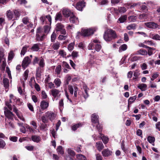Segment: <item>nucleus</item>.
Instances as JSON below:
<instances>
[{
	"instance_id": "obj_1",
	"label": "nucleus",
	"mask_w": 160,
	"mask_h": 160,
	"mask_svg": "<svg viewBox=\"0 0 160 160\" xmlns=\"http://www.w3.org/2000/svg\"><path fill=\"white\" fill-rule=\"evenodd\" d=\"M117 38L116 31L111 29H107L103 34L104 39L106 42H111Z\"/></svg>"
},
{
	"instance_id": "obj_2",
	"label": "nucleus",
	"mask_w": 160,
	"mask_h": 160,
	"mask_svg": "<svg viewBox=\"0 0 160 160\" xmlns=\"http://www.w3.org/2000/svg\"><path fill=\"white\" fill-rule=\"evenodd\" d=\"M97 28H90L87 29H82L81 32H78L77 33V36H82L84 37H87L93 34L94 32L95 31Z\"/></svg>"
},
{
	"instance_id": "obj_3",
	"label": "nucleus",
	"mask_w": 160,
	"mask_h": 160,
	"mask_svg": "<svg viewBox=\"0 0 160 160\" xmlns=\"http://www.w3.org/2000/svg\"><path fill=\"white\" fill-rule=\"evenodd\" d=\"M45 35L42 33L41 28L39 27L37 29L36 40L38 41H42L45 38Z\"/></svg>"
},
{
	"instance_id": "obj_4",
	"label": "nucleus",
	"mask_w": 160,
	"mask_h": 160,
	"mask_svg": "<svg viewBox=\"0 0 160 160\" xmlns=\"http://www.w3.org/2000/svg\"><path fill=\"white\" fill-rule=\"evenodd\" d=\"M55 30L57 32H60L61 34H66V31L64 28V27L61 23H58L56 25Z\"/></svg>"
},
{
	"instance_id": "obj_5",
	"label": "nucleus",
	"mask_w": 160,
	"mask_h": 160,
	"mask_svg": "<svg viewBox=\"0 0 160 160\" xmlns=\"http://www.w3.org/2000/svg\"><path fill=\"white\" fill-rule=\"evenodd\" d=\"M38 64L39 67L37 68L36 75L37 77H39L40 75V74L41 72V68H43L45 65V63L43 58H41Z\"/></svg>"
},
{
	"instance_id": "obj_6",
	"label": "nucleus",
	"mask_w": 160,
	"mask_h": 160,
	"mask_svg": "<svg viewBox=\"0 0 160 160\" xmlns=\"http://www.w3.org/2000/svg\"><path fill=\"white\" fill-rule=\"evenodd\" d=\"M4 114L5 116L9 119V120H13V114L12 112L8 110L7 108L4 107Z\"/></svg>"
},
{
	"instance_id": "obj_7",
	"label": "nucleus",
	"mask_w": 160,
	"mask_h": 160,
	"mask_svg": "<svg viewBox=\"0 0 160 160\" xmlns=\"http://www.w3.org/2000/svg\"><path fill=\"white\" fill-rule=\"evenodd\" d=\"M31 59L28 56L25 57L23 59L22 64V67L23 68H25L30 63Z\"/></svg>"
},
{
	"instance_id": "obj_8",
	"label": "nucleus",
	"mask_w": 160,
	"mask_h": 160,
	"mask_svg": "<svg viewBox=\"0 0 160 160\" xmlns=\"http://www.w3.org/2000/svg\"><path fill=\"white\" fill-rule=\"evenodd\" d=\"M45 115L48 118L49 120L52 121L55 119L56 115L52 111H48L45 113Z\"/></svg>"
},
{
	"instance_id": "obj_9",
	"label": "nucleus",
	"mask_w": 160,
	"mask_h": 160,
	"mask_svg": "<svg viewBox=\"0 0 160 160\" xmlns=\"http://www.w3.org/2000/svg\"><path fill=\"white\" fill-rule=\"evenodd\" d=\"M50 92L51 95L54 98L57 97L58 98L60 96L59 93L60 91L57 89H52L50 91Z\"/></svg>"
},
{
	"instance_id": "obj_10",
	"label": "nucleus",
	"mask_w": 160,
	"mask_h": 160,
	"mask_svg": "<svg viewBox=\"0 0 160 160\" xmlns=\"http://www.w3.org/2000/svg\"><path fill=\"white\" fill-rule=\"evenodd\" d=\"M93 42L95 44V49L97 52L100 51L101 48V46L100 44V42L98 39L93 40Z\"/></svg>"
},
{
	"instance_id": "obj_11",
	"label": "nucleus",
	"mask_w": 160,
	"mask_h": 160,
	"mask_svg": "<svg viewBox=\"0 0 160 160\" xmlns=\"http://www.w3.org/2000/svg\"><path fill=\"white\" fill-rule=\"evenodd\" d=\"M29 71L28 70H26L24 72L23 76V80H21V83L22 84V86L23 88L25 87L24 81L27 80L28 77Z\"/></svg>"
},
{
	"instance_id": "obj_12",
	"label": "nucleus",
	"mask_w": 160,
	"mask_h": 160,
	"mask_svg": "<svg viewBox=\"0 0 160 160\" xmlns=\"http://www.w3.org/2000/svg\"><path fill=\"white\" fill-rule=\"evenodd\" d=\"M49 104V102L48 101L42 100L40 103V107L42 110H44L48 108Z\"/></svg>"
},
{
	"instance_id": "obj_13",
	"label": "nucleus",
	"mask_w": 160,
	"mask_h": 160,
	"mask_svg": "<svg viewBox=\"0 0 160 160\" xmlns=\"http://www.w3.org/2000/svg\"><path fill=\"white\" fill-rule=\"evenodd\" d=\"M6 105L10 109V110H12L13 109V111L15 112L17 115L19 114L18 109L14 105H13L12 106L11 105L9 104V102H6Z\"/></svg>"
},
{
	"instance_id": "obj_14",
	"label": "nucleus",
	"mask_w": 160,
	"mask_h": 160,
	"mask_svg": "<svg viewBox=\"0 0 160 160\" xmlns=\"http://www.w3.org/2000/svg\"><path fill=\"white\" fill-rule=\"evenodd\" d=\"M85 2L83 1L79 2L77 3L76 8L78 10L82 11V8L85 6Z\"/></svg>"
},
{
	"instance_id": "obj_15",
	"label": "nucleus",
	"mask_w": 160,
	"mask_h": 160,
	"mask_svg": "<svg viewBox=\"0 0 160 160\" xmlns=\"http://www.w3.org/2000/svg\"><path fill=\"white\" fill-rule=\"evenodd\" d=\"M145 25L148 28H157L158 25L157 24L154 22H147L145 23Z\"/></svg>"
},
{
	"instance_id": "obj_16",
	"label": "nucleus",
	"mask_w": 160,
	"mask_h": 160,
	"mask_svg": "<svg viewBox=\"0 0 160 160\" xmlns=\"http://www.w3.org/2000/svg\"><path fill=\"white\" fill-rule=\"evenodd\" d=\"M112 153V152L108 148L104 149L102 152L103 156L104 157H108L111 155Z\"/></svg>"
},
{
	"instance_id": "obj_17",
	"label": "nucleus",
	"mask_w": 160,
	"mask_h": 160,
	"mask_svg": "<svg viewBox=\"0 0 160 160\" xmlns=\"http://www.w3.org/2000/svg\"><path fill=\"white\" fill-rule=\"evenodd\" d=\"M40 44L39 43L35 44L30 49L32 51H38L40 49Z\"/></svg>"
},
{
	"instance_id": "obj_18",
	"label": "nucleus",
	"mask_w": 160,
	"mask_h": 160,
	"mask_svg": "<svg viewBox=\"0 0 160 160\" xmlns=\"http://www.w3.org/2000/svg\"><path fill=\"white\" fill-rule=\"evenodd\" d=\"M91 120L93 124L97 123L98 122V116L95 114H93L92 115Z\"/></svg>"
},
{
	"instance_id": "obj_19",
	"label": "nucleus",
	"mask_w": 160,
	"mask_h": 160,
	"mask_svg": "<svg viewBox=\"0 0 160 160\" xmlns=\"http://www.w3.org/2000/svg\"><path fill=\"white\" fill-rule=\"evenodd\" d=\"M5 124L7 127L10 129H14L15 127L12 123L8 122V120L5 119Z\"/></svg>"
},
{
	"instance_id": "obj_20",
	"label": "nucleus",
	"mask_w": 160,
	"mask_h": 160,
	"mask_svg": "<svg viewBox=\"0 0 160 160\" xmlns=\"http://www.w3.org/2000/svg\"><path fill=\"white\" fill-rule=\"evenodd\" d=\"M62 12L63 15L67 17H69L71 13V11L67 8L63 9Z\"/></svg>"
},
{
	"instance_id": "obj_21",
	"label": "nucleus",
	"mask_w": 160,
	"mask_h": 160,
	"mask_svg": "<svg viewBox=\"0 0 160 160\" xmlns=\"http://www.w3.org/2000/svg\"><path fill=\"white\" fill-rule=\"evenodd\" d=\"M70 21L71 22L73 23H75L76 24H78L79 22L78 18L73 15H72V16L70 17Z\"/></svg>"
},
{
	"instance_id": "obj_22",
	"label": "nucleus",
	"mask_w": 160,
	"mask_h": 160,
	"mask_svg": "<svg viewBox=\"0 0 160 160\" xmlns=\"http://www.w3.org/2000/svg\"><path fill=\"white\" fill-rule=\"evenodd\" d=\"M96 147L97 149L99 151H100L103 148H104V146L101 142H96Z\"/></svg>"
},
{
	"instance_id": "obj_23",
	"label": "nucleus",
	"mask_w": 160,
	"mask_h": 160,
	"mask_svg": "<svg viewBox=\"0 0 160 160\" xmlns=\"http://www.w3.org/2000/svg\"><path fill=\"white\" fill-rule=\"evenodd\" d=\"M32 141L38 143L41 140V138L39 136L37 135H33L31 137Z\"/></svg>"
},
{
	"instance_id": "obj_24",
	"label": "nucleus",
	"mask_w": 160,
	"mask_h": 160,
	"mask_svg": "<svg viewBox=\"0 0 160 160\" xmlns=\"http://www.w3.org/2000/svg\"><path fill=\"white\" fill-rule=\"evenodd\" d=\"M4 56V49L2 48H0V63L2 61H3V62H4L3 60H5Z\"/></svg>"
},
{
	"instance_id": "obj_25",
	"label": "nucleus",
	"mask_w": 160,
	"mask_h": 160,
	"mask_svg": "<svg viewBox=\"0 0 160 160\" xmlns=\"http://www.w3.org/2000/svg\"><path fill=\"white\" fill-rule=\"evenodd\" d=\"M147 51L143 49H140L138 51L136 52L135 53L136 54H140L142 55H147Z\"/></svg>"
},
{
	"instance_id": "obj_26",
	"label": "nucleus",
	"mask_w": 160,
	"mask_h": 160,
	"mask_svg": "<svg viewBox=\"0 0 160 160\" xmlns=\"http://www.w3.org/2000/svg\"><path fill=\"white\" fill-rule=\"evenodd\" d=\"M7 16L9 20L12 19L14 17L13 14L10 10H8L7 11Z\"/></svg>"
},
{
	"instance_id": "obj_27",
	"label": "nucleus",
	"mask_w": 160,
	"mask_h": 160,
	"mask_svg": "<svg viewBox=\"0 0 160 160\" xmlns=\"http://www.w3.org/2000/svg\"><path fill=\"white\" fill-rule=\"evenodd\" d=\"M13 15L14 18V20H17L19 17L20 14L19 12L17 10H13Z\"/></svg>"
},
{
	"instance_id": "obj_28",
	"label": "nucleus",
	"mask_w": 160,
	"mask_h": 160,
	"mask_svg": "<svg viewBox=\"0 0 160 160\" xmlns=\"http://www.w3.org/2000/svg\"><path fill=\"white\" fill-rule=\"evenodd\" d=\"M60 42H58L57 41L52 44V48L55 50H57L60 47Z\"/></svg>"
},
{
	"instance_id": "obj_29",
	"label": "nucleus",
	"mask_w": 160,
	"mask_h": 160,
	"mask_svg": "<svg viewBox=\"0 0 160 160\" xmlns=\"http://www.w3.org/2000/svg\"><path fill=\"white\" fill-rule=\"evenodd\" d=\"M76 157L77 159L79 160H86L85 156L82 154H78L76 155Z\"/></svg>"
},
{
	"instance_id": "obj_30",
	"label": "nucleus",
	"mask_w": 160,
	"mask_h": 160,
	"mask_svg": "<svg viewBox=\"0 0 160 160\" xmlns=\"http://www.w3.org/2000/svg\"><path fill=\"white\" fill-rule=\"evenodd\" d=\"M82 125L83 124L81 123H79L76 124L72 126V129L73 131H75L78 128L82 127Z\"/></svg>"
},
{
	"instance_id": "obj_31",
	"label": "nucleus",
	"mask_w": 160,
	"mask_h": 160,
	"mask_svg": "<svg viewBox=\"0 0 160 160\" xmlns=\"http://www.w3.org/2000/svg\"><path fill=\"white\" fill-rule=\"evenodd\" d=\"M83 88L85 92V94H83V97L85 98H86L89 96L88 94V88L87 87L86 85H85L83 86Z\"/></svg>"
},
{
	"instance_id": "obj_32",
	"label": "nucleus",
	"mask_w": 160,
	"mask_h": 160,
	"mask_svg": "<svg viewBox=\"0 0 160 160\" xmlns=\"http://www.w3.org/2000/svg\"><path fill=\"white\" fill-rule=\"evenodd\" d=\"M29 48L28 46L25 45L22 48L21 52V56H24L27 51V48Z\"/></svg>"
},
{
	"instance_id": "obj_33",
	"label": "nucleus",
	"mask_w": 160,
	"mask_h": 160,
	"mask_svg": "<svg viewBox=\"0 0 160 160\" xmlns=\"http://www.w3.org/2000/svg\"><path fill=\"white\" fill-rule=\"evenodd\" d=\"M147 87L146 84L144 83L140 84L138 86V88L142 91H145Z\"/></svg>"
},
{
	"instance_id": "obj_34",
	"label": "nucleus",
	"mask_w": 160,
	"mask_h": 160,
	"mask_svg": "<svg viewBox=\"0 0 160 160\" xmlns=\"http://www.w3.org/2000/svg\"><path fill=\"white\" fill-rule=\"evenodd\" d=\"M135 53H132L131 55V60L132 62H134L139 60L140 58L137 56H134L135 55Z\"/></svg>"
},
{
	"instance_id": "obj_35",
	"label": "nucleus",
	"mask_w": 160,
	"mask_h": 160,
	"mask_svg": "<svg viewBox=\"0 0 160 160\" xmlns=\"http://www.w3.org/2000/svg\"><path fill=\"white\" fill-rule=\"evenodd\" d=\"M127 48V46L126 44H123L119 48V52H121L123 51L126 50Z\"/></svg>"
},
{
	"instance_id": "obj_36",
	"label": "nucleus",
	"mask_w": 160,
	"mask_h": 160,
	"mask_svg": "<svg viewBox=\"0 0 160 160\" xmlns=\"http://www.w3.org/2000/svg\"><path fill=\"white\" fill-rule=\"evenodd\" d=\"M54 83L57 86V87L58 88L60 86L61 82L60 79L58 78H57L54 80Z\"/></svg>"
},
{
	"instance_id": "obj_37",
	"label": "nucleus",
	"mask_w": 160,
	"mask_h": 160,
	"mask_svg": "<svg viewBox=\"0 0 160 160\" xmlns=\"http://www.w3.org/2000/svg\"><path fill=\"white\" fill-rule=\"evenodd\" d=\"M57 151L58 154L63 155L64 153V151L61 146H59L57 148Z\"/></svg>"
},
{
	"instance_id": "obj_38",
	"label": "nucleus",
	"mask_w": 160,
	"mask_h": 160,
	"mask_svg": "<svg viewBox=\"0 0 160 160\" xmlns=\"http://www.w3.org/2000/svg\"><path fill=\"white\" fill-rule=\"evenodd\" d=\"M62 19V16L61 13H58L56 14L55 17V20L56 21H61Z\"/></svg>"
},
{
	"instance_id": "obj_39",
	"label": "nucleus",
	"mask_w": 160,
	"mask_h": 160,
	"mask_svg": "<svg viewBox=\"0 0 160 160\" xmlns=\"http://www.w3.org/2000/svg\"><path fill=\"white\" fill-rule=\"evenodd\" d=\"M3 82L4 87L6 88H7L9 86V80L6 78H4L3 80Z\"/></svg>"
},
{
	"instance_id": "obj_40",
	"label": "nucleus",
	"mask_w": 160,
	"mask_h": 160,
	"mask_svg": "<svg viewBox=\"0 0 160 160\" xmlns=\"http://www.w3.org/2000/svg\"><path fill=\"white\" fill-rule=\"evenodd\" d=\"M147 140L149 143H153L152 144L153 146L154 145V142L155 140V138L154 137L150 136H148V137Z\"/></svg>"
},
{
	"instance_id": "obj_41",
	"label": "nucleus",
	"mask_w": 160,
	"mask_h": 160,
	"mask_svg": "<svg viewBox=\"0 0 160 160\" xmlns=\"http://www.w3.org/2000/svg\"><path fill=\"white\" fill-rule=\"evenodd\" d=\"M14 54L12 51H11L8 54V60H11L14 58Z\"/></svg>"
},
{
	"instance_id": "obj_42",
	"label": "nucleus",
	"mask_w": 160,
	"mask_h": 160,
	"mask_svg": "<svg viewBox=\"0 0 160 160\" xmlns=\"http://www.w3.org/2000/svg\"><path fill=\"white\" fill-rule=\"evenodd\" d=\"M68 37L67 34L60 35L58 37V39L59 40H65Z\"/></svg>"
},
{
	"instance_id": "obj_43",
	"label": "nucleus",
	"mask_w": 160,
	"mask_h": 160,
	"mask_svg": "<svg viewBox=\"0 0 160 160\" xmlns=\"http://www.w3.org/2000/svg\"><path fill=\"white\" fill-rule=\"evenodd\" d=\"M133 73V76L135 77V78H133V79H136L140 75V73L139 71L138 70H136L134 71Z\"/></svg>"
},
{
	"instance_id": "obj_44",
	"label": "nucleus",
	"mask_w": 160,
	"mask_h": 160,
	"mask_svg": "<svg viewBox=\"0 0 160 160\" xmlns=\"http://www.w3.org/2000/svg\"><path fill=\"white\" fill-rule=\"evenodd\" d=\"M61 71V66L60 65L57 66L55 69V72L58 74H59Z\"/></svg>"
},
{
	"instance_id": "obj_45",
	"label": "nucleus",
	"mask_w": 160,
	"mask_h": 160,
	"mask_svg": "<svg viewBox=\"0 0 160 160\" xmlns=\"http://www.w3.org/2000/svg\"><path fill=\"white\" fill-rule=\"evenodd\" d=\"M57 37V35L55 32H53L51 36V41L54 42L55 41Z\"/></svg>"
},
{
	"instance_id": "obj_46",
	"label": "nucleus",
	"mask_w": 160,
	"mask_h": 160,
	"mask_svg": "<svg viewBox=\"0 0 160 160\" xmlns=\"http://www.w3.org/2000/svg\"><path fill=\"white\" fill-rule=\"evenodd\" d=\"M127 17L126 16H123L119 18V21L120 23H123L127 19Z\"/></svg>"
},
{
	"instance_id": "obj_47",
	"label": "nucleus",
	"mask_w": 160,
	"mask_h": 160,
	"mask_svg": "<svg viewBox=\"0 0 160 160\" xmlns=\"http://www.w3.org/2000/svg\"><path fill=\"white\" fill-rule=\"evenodd\" d=\"M137 19V17L136 16H131L128 17L129 20L131 22H135Z\"/></svg>"
},
{
	"instance_id": "obj_48",
	"label": "nucleus",
	"mask_w": 160,
	"mask_h": 160,
	"mask_svg": "<svg viewBox=\"0 0 160 160\" xmlns=\"http://www.w3.org/2000/svg\"><path fill=\"white\" fill-rule=\"evenodd\" d=\"M152 38L153 39L159 40H160V36L158 34H152Z\"/></svg>"
},
{
	"instance_id": "obj_49",
	"label": "nucleus",
	"mask_w": 160,
	"mask_h": 160,
	"mask_svg": "<svg viewBox=\"0 0 160 160\" xmlns=\"http://www.w3.org/2000/svg\"><path fill=\"white\" fill-rule=\"evenodd\" d=\"M149 48L148 50V54L149 56H151L153 54V51L155 50V48H151L149 47Z\"/></svg>"
},
{
	"instance_id": "obj_50",
	"label": "nucleus",
	"mask_w": 160,
	"mask_h": 160,
	"mask_svg": "<svg viewBox=\"0 0 160 160\" xmlns=\"http://www.w3.org/2000/svg\"><path fill=\"white\" fill-rule=\"evenodd\" d=\"M136 26L135 24H132L129 25L127 27V28L129 30L134 29L135 28Z\"/></svg>"
},
{
	"instance_id": "obj_51",
	"label": "nucleus",
	"mask_w": 160,
	"mask_h": 160,
	"mask_svg": "<svg viewBox=\"0 0 160 160\" xmlns=\"http://www.w3.org/2000/svg\"><path fill=\"white\" fill-rule=\"evenodd\" d=\"M62 66L64 68L69 69H71V68L69 64L66 62L63 61L62 62Z\"/></svg>"
},
{
	"instance_id": "obj_52",
	"label": "nucleus",
	"mask_w": 160,
	"mask_h": 160,
	"mask_svg": "<svg viewBox=\"0 0 160 160\" xmlns=\"http://www.w3.org/2000/svg\"><path fill=\"white\" fill-rule=\"evenodd\" d=\"M6 145L5 142L2 139H0V148H3Z\"/></svg>"
},
{
	"instance_id": "obj_53",
	"label": "nucleus",
	"mask_w": 160,
	"mask_h": 160,
	"mask_svg": "<svg viewBox=\"0 0 160 160\" xmlns=\"http://www.w3.org/2000/svg\"><path fill=\"white\" fill-rule=\"evenodd\" d=\"M101 139L104 144L107 143L108 141V138L106 136H103L101 137Z\"/></svg>"
},
{
	"instance_id": "obj_54",
	"label": "nucleus",
	"mask_w": 160,
	"mask_h": 160,
	"mask_svg": "<svg viewBox=\"0 0 160 160\" xmlns=\"http://www.w3.org/2000/svg\"><path fill=\"white\" fill-rule=\"evenodd\" d=\"M68 154L72 156H73L75 155L74 152L71 149L68 148Z\"/></svg>"
},
{
	"instance_id": "obj_55",
	"label": "nucleus",
	"mask_w": 160,
	"mask_h": 160,
	"mask_svg": "<svg viewBox=\"0 0 160 160\" xmlns=\"http://www.w3.org/2000/svg\"><path fill=\"white\" fill-rule=\"evenodd\" d=\"M136 96L130 97L128 99V102L131 103L133 102L136 99Z\"/></svg>"
},
{
	"instance_id": "obj_56",
	"label": "nucleus",
	"mask_w": 160,
	"mask_h": 160,
	"mask_svg": "<svg viewBox=\"0 0 160 160\" xmlns=\"http://www.w3.org/2000/svg\"><path fill=\"white\" fill-rule=\"evenodd\" d=\"M22 22L23 23L25 24H28L29 23V19L27 17H24L22 19Z\"/></svg>"
},
{
	"instance_id": "obj_57",
	"label": "nucleus",
	"mask_w": 160,
	"mask_h": 160,
	"mask_svg": "<svg viewBox=\"0 0 160 160\" xmlns=\"http://www.w3.org/2000/svg\"><path fill=\"white\" fill-rule=\"evenodd\" d=\"M71 56L73 58H77L78 56V52L77 51H73L72 52Z\"/></svg>"
},
{
	"instance_id": "obj_58",
	"label": "nucleus",
	"mask_w": 160,
	"mask_h": 160,
	"mask_svg": "<svg viewBox=\"0 0 160 160\" xmlns=\"http://www.w3.org/2000/svg\"><path fill=\"white\" fill-rule=\"evenodd\" d=\"M74 43L73 42L70 43L68 46V49L69 51H72L73 49Z\"/></svg>"
},
{
	"instance_id": "obj_59",
	"label": "nucleus",
	"mask_w": 160,
	"mask_h": 160,
	"mask_svg": "<svg viewBox=\"0 0 160 160\" xmlns=\"http://www.w3.org/2000/svg\"><path fill=\"white\" fill-rule=\"evenodd\" d=\"M64 103L63 100L62 99L59 102V107L60 108H62L63 107Z\"/></svg>"
},
{
	"instance_id": "obj_60",
	"label": "nucleus",
	"mask_w": 160,
	"mask_h": 160,
	"mask_svg": "<svg viewBox=\"0 0 160 160\" xmlns=\"http://www.w3.org/2000/svg\"><path fill=\"white\" fill-rule=\"evenodd\" d=\"M95 43L93 42L92 41V42H91L89 44L88 46V49L89 50H92L94 47V46H95Z\"/></svg>"
},
{
	"instance_id": "obj_61",
	"label": "nucleus",
	"mask_w": 160,
	"mask_h": 160,
	"mask_svg": "<svg viewBox=\"0 0 160 160\" xmlns=\"http://www.w3.org/2000/svg\"><path fill=\"white\" fill-rule=\"evenodd\" d=\"M68 89L71 95H72L74 91L73 88L72 87V86L71 85H69L68 86Z\"/></svg>"
},
{
	"instance_id": "obj_62",
	"label": "nucleus",
	"mask_w": 160,
	"mask_h": 160,
	"mask_svg": "<svg viewBox=\"0 0 160 160\" xmlns=\"http://www.w3.org/2000/svg\"><path fill=\"white\" fill-rule=\"evenodd\" d=\"M118 10L120 12L124 13L126 11V9L125 7H122L118 8Z\"/></svg>"
},
{
	"instance_id": "obj_63",
	"label": "nucleus",
	"mask_w": 160,
	"mask_h": 160,
	"mask_svg": "<svg viewBox=\"0 0 160 160\" xmlns=\"http://www.w3.org/2000/svg\"><path fill=\"white\" fill-rule=\"evenodd\" d=\"M27 106L29 109L32 112L34 111V108L33 106L30 103L27 104Z\"/></svg>"
},
{
	"instance_id": "obj_64",
	"label": "nucleus",
	"mask_w": 160,
	"mask_h": 160,
	"mask_svg": "<svg viewBox=\"0 0 160 160\" xmlns=\"http://www.w3.org/2000/svg\"><path fill=\"white\" fill-rule=\"evenodd\" d=\"M44 32L45 33H48L49 31L50 30V27L49 26H48L47 25L45 26L44 27Z\"/></svg>"
}]
</instances>
